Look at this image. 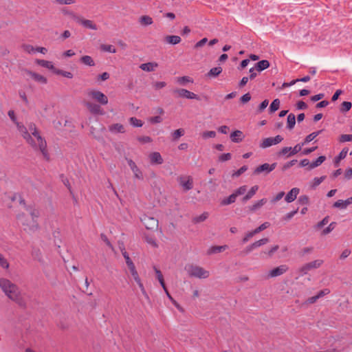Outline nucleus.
<instances>
[{
	"mask_svg": "<svg viewBox=\"0 0 352 352\" xmlns=\"http://www.w3.org/2000/svg\"><path fill=\"white\" fill-rule=\"evenodd\" d=\"M285 195V192L283 191H281L280 192H278L272 199V203H276L277 201H278L279 200H280Z\"/></svg>",
	"mask_w": 352,
	"mask_h": 352,
	"instance_id": "63",
	"label": "nucleus"
},
{
	"mask_svg": "<svg viewBox=\"0 0 352 352\" xmlns=\"http://www.w3.org/2000/svg\"><path fill=\"white\" fill-rule=\"evenodd\" d=\"M164 40L167 43L170 45H177L182 41L180 36L176 35L166 36Z\"/></svg>",
	"mask_w": 352,
	"mask_h": 352,
	"instance_id": "24",
	"label": "nucleus"
},
{
	"mask_svg": "<svg viewBox=\"0 0 352 352\" xmlns=\"http://www.w3.org/2000/svg\"><path fill=\"white\" fill-rule=\"evenodd\" d=\"M35 63L37 65H38L43 67H45V68H47V69L51 70L54 73L56 71V68L54 67V65L52 61L45 60H43V59H36Z\"/></svg>",
	"mask_w": 352,
	"mask_h": 352,
	"instance_id": "17",
	"label": "nucleus"
},
{
	"mask_svg": "<svg viewBox=\"0 0 352 352\" xmlns=\"http://www.w3.org/2000/svg\"><path fill=\"white\" fill-rule=\"evenodd\" d=\"M201 136L204 139L214 138L216 136V132L214 131H207L202 133Z\"/></svg>",
	"mask_w": 352,
	"mask_h": 352,
	"instance_id": "47",
	"label": "nucleus"
},
{
	"mask_svg": "<svg viewBox=\"0 0 352 352\" xmlns=\"http://www.w3.org/2000/svg\"><path fill=\"white\" fill-rule=\"evenodd\" d=\"M221 72L222 68L221 67H213L209 71L208 75L210 76L216 77L219 76L221 73Z\"/></svg>",
	"mask_w": 352,
	"mask_h": 352,
	"instance_id": "40",
	"label": "nucleus"
},
{
	"mask_svg": "<svg viewBox=\"0 0 352 352\" xmlns=\"http://www.w3.org/2000/svg\"><path fill=\"white\" fill-rule=\"evenodd\" d=\"M270 62L267 60H262L258 61L255 65V68L257 71L261 72L267 69L270 67Z\"/></svg>",
	"mask_w": 352,
	"mask_h": 352,
	"instance_id": "26",
	"label": "nucleus"
},
{
	"mask_svg": "<svg viewBox=\"0 0 352 352\" xmlns=\"http://www.w3.org/2000/svg\"><path fill=\"white\" fill-rule=\"evenodd\" d=\"M109 131L112 133H123L125 132L124 126L119 123L111 124L109 126Z\"/></svg>",
	"mask_w": 352,
	"mask_h": 352,
	"instance_id": "21",
	"label": "nucleus"
},
{
	"mask_svg": "<svg viewBox=\"0 0 352 352\" xmlns=\"http://www.w3.org/2000/svg\"><path fill=\"white\" fill-rule=\"evenodd\" d=\"M23 47V50L28 53V54H34V53H36V47H34L32 45H28V44H25V45H23L22 46Z\"/></svg>",
	"mask_w": 352,
	"mask_h": 352,
	"instance_id": "49",
	"label": "nucleus"
},
{
	"mask_svg": "<svg viewBox=\"0 0 352 352\" xmlns=\"http://www.w3.org/2000/svg\"><path fill=\"white\" fill-rule=\"evenodd\" d=\"M276 166V163H273L272 164L265 163L256 167L254 170V174L258 175L261 173H265L266 174L270 173L275 169Z\"/></svg>",
	"mask_w": 352,
	"mask_h": 352,
	"instance_id": "12",
	"label": "nucleus"
},
{
	"mask_svg": "<svg viewBox=\"0 0 352 352\" xmlns=\"http://www.w3.org/2000/svg\"><path fill=\"white\" fill-rule=\"evenodd\" d=\"M322 132V131H316V132H313L311 133H310L309 135H308L304 142H302V145H305L310 142H311L312 140H314L319 134H320V133Z\"/></svg>",
	"mask_w": 352,
	"mask_h": 352,
	"instance_id": "36",
	"label": "nucleus"
},
{
	"mask_svg": "<svg viewBox=\"0 0 352 352\" xmlns=\"http://www.w3.org/2000/svg\"><path fill=\"white\" fill-rule=\"evenodd\" d=\"M127 267L129 268V270L133 278L134 279L135 283L138 284L139 288L140 289L142 294L144 295L145 296H148L146 292V290L144 289V287L142 283V280L139 276L138 271L136 270L134 263L130 264V265H127Z\"/></svg>",
	"mask_w": 352,
	"mask_h": 352,
	"instance_id": "6",
	"label": "nucleus"
},
{
	"mask_svg": "<svg viewBox=\"0 0 352 352\" xmlns=\"http://www.w3.org/2000/svg\"><path fill=\"white\" fill-rule=\"evenodd\" d=\"M351 106H352L351 102H346V101L343 102L342 104L341 110L343 111H348L351 109Z\"/></svg>",
	"mask_w": 352,
	"mask_h": 352,
	"instance_id": "61",
	"label": "nucleus"
},
{
	"mask_svg": "<svg viewBox=\"0 0 352 352\" xmlns=\"http://www.w3.org/2000/svg\"><path fill=\"white\" fill-rule=\"evenodd\" d=\"M280 103V102L279 99H278V98L274 99L270 106V111L271 113H274L276 111H277L279 109Z\"/></svg>",
	"mask_w": 352,
	"mask_h": 352,
	"instance_id": "39",
	"label": "nucleus"
},
{
	"mask_svg": "<svg viewBox=\"0 0 352 352\" xmlns=\"http://www.w3.org/2000/svg\"><path fill=\"white\" fill-rule=\"evenodd\" d=\"M166 86V83L163 81H157L153 83V87L155 89H161Z\"/></svg>",
	"mask_w": 352,
	"mask_h": 352,
	"instance_id": "58",
	"label": "nucleus"
},
{
	"mask_svg": "<svg viewBox=\"0 0 352 352\" xmlns=\"http://www.w3.org/2000/svg\"><path fill=\"white\" fill-rule=\"evenodd\" d=\"M279 246L278 245L272 246L269 250L263 251V254H266L267 257H272V255L278 250Z\"/></svg>",
	"mask_w": 352,
	"mask_h": 352,
	"instance_id": "44",
	"label": "nucleus"
},
{
	"mask_svg": "<svg viewBox=\"0 0 352 352\" xmlns=\"http://www.w3.org/2000/svg\"><path fill=\"white\" fill-rule=\"evenodd\" d=\"M330 293V289L325 288L324 289L320 290L316 295L318 298H320Z\"/></svg>",
	"mask_w": 352,
	"mask_h": 352,
	"instance_id": "64",
	"label": "nucleus"
},
{
	"mask_svg": "<svg viewBox=\"0 0 352 352\" xmlns=\"http://www.w3.org/2000/svg\"><path fill=\"white\" fill-rule=\"evenodd\" d=\"M173 93L177 94L178 97L180 98L199 100V98L197 94L186 89H176L173 90Z\"/></svg>",
	"mask_w": 352,
	"mask_h": 352,
	"instance_id": "10",
	"label": "nucleus"
},
{
	"mask_svg": "<svg viewBox=\"0 0 352 352\" xmlns=\"http://www.w3.org/2000/svg\"><path fill=\"white\" fill-rule=\"evenodd\" d=\"M304 145H302V144H296L294 147H292V152H290L288 155V156H292V155H294L296 153H298V152H300L302 149V147Z\"/></svg>",
	"mask_w": 352,
	"mask_h": 352,
	"instance_id": "48",
	"label": "nucleus"
},
{
	"mask_svg": "<svg viewBox=\"0 0 352 352\" xmlns=\"http://www.w3.org/2000/svg\"><path fill=\"white\" fill-rule=\"evenodd\" d=\"M247 190V186H242L237 188L234 192V195H236V197H237L239 195H242L245 194V192Z\"/></svg>",
	"mask_w": 352,
	"mask_h": 352,
	"instance_id": "54",
	"label": "nucleus"
},
{
	"mask_svg": "<svg viewBox=\"0 0 352 352\" xmlns=\"http://www.w3.org/2000/svg\"><path fill=\"white\" fill-rule=\"evenodd\" d=\"M244 138L241 131L236 130L230 134V139L233 142L239 143L243 140Z\"/></svg>",
	"mask_w": 352,
	"mask_h": 352,
	"instance_id": "20",
	"label": "nucleus"
},
{
	"mask_svg": "<svg viewBox=\"0 0 352 352\" xmlns=\"http://www.w3.org/2000/svg\"><path fill=\"white\" fill-rule=\"evenodd\" d=\"M349 149L348 148H343L339 155L335 158L334 160V164L336 166H338L340 161L341 160L344 159L346 157L347 153Z\"/></svg>",
	"mask_w": 352,
	"mask_h": 352,
	"instance_id": "30",
	"label": "nucleus"
},
{
	"mask_svg": "<svg viewBox=\"0 0 352 352\" xmlns=\"http://www.w3.org/2000/svg\"><path fill=\"white\" fill-rule=\"evenodd\" d=\"M139 21L142 25H149L153 23V19L148 15L142 16Z\"/></svg>",
	"mask_w": 352,
	"mask_h": 352,
	"instance_id": "35",
	"label": "nucleus"
},
{
	"mask_svg": "<svg viewBox=\"0 0 352 352\" xmlns=\"http://www.w3.org/2000/svg\"><path fill=\"white\" fill-rule=\"evenodd\" d=\"M236 199V195L233 192L232 195H230L228 197L223 199L221 201V205L223 206H227L229 204H231L234 202H235Z\"/></svg>",
	"mask_w": 352,
	"mask_h": 352,
	"instance_id": "37",
	"label": "nucleus"
},
{
	"mask_svg": "<svg viewBox=\"0 0 352 352\" xmlns=\"http://www.w3.org/2000/svg\"><path fill=\"white\" fill-rule=\"evenodd\" d=\"M128 165L133 171L134 177L138 179H143V175L140 169L137 166L135 163L132 160H128Z\"/></svg>",
	"mask_w": 352,
	"mask_h": 352,
	"instance_id": "15",
	"label": "nucleus"
},
{
	"mask_svg": "<svg viewBox=\"0 0 352 352\" xmlns=\"http://www.w3.org/2000/svg\"><path fill=\"white\" fill-rule=\"evenodd\" d=\"M283 140V138L278 135L274 138H264L260 144V147L262 148H266L272 145H276L281 142Z\"/></svg>",
	"mask_w": 352,
	"mask_h": 352,
	"instance_id": "8",
	"label": "nucleus"
},
{
	"mask_svg": "<svg viewBox=\"0 0 352 352\" xmlns=\"http://www.w3.org/2000/svg\"><path fill=\"white\" fill-rule=\"evenodd\" d=\"M296 124V117L293 113H289L287 119V128L289 130L294 129Z\"/></svg>",
	"mask_w": 352,
	"mask_h": 352,
	"instance_id": "31",
	"label": "nucleus"
},
{
	"mask_svg": "<svg viewBox=\"0 0 352 352\" xmlns=\"http://www.w3.org/2000/svg\"><path fill=\"white\" fill-rule=\"evenodd\" d=\"M78 22L86 28L90 29V30H97L96 25L91 20L78 19Z\"/></svg>",
	"mask_w": 352,
	"mask_h": 352,
	"instance_id": "23",
	"label": "nucleus"
},
{
	"mask_svg": "<svg viewBox=\"0 0 352 352\" xmlns=\"http://www.w3.org/2000/svg\"><path fill=\"white\" fill-rule=\"evenodd\" d=\"M158 67V64L154 62L143 63L140 65V68L145 72H153Z\"/></svg>",
	"mask_w": 352,
	"mask_h": 352,
	"instance_id": "22",
	"label": "nucleus"
},
{
	"mask_svg": "<svg viewBox=\"0 0 352 352\" xmlns=\"http://www.w3.org/2000/svg\"><path fill=\"white\" fill-rule=\"evenodd\" d=\"M153 269L155 270L157 279L160 282V283L161 286L162 287V288L165 289V283H164V277H163V275H162L161 271L160 270H158L155 266L153 267Z\"/></svg>",
	"mask_w": 352,
	"mask_h": 352,
	"instance_id": "34",
	"label": "nucleus"
},
{
	"mask_svg": "<svg viewBox=\"0 0 352 352\" xmlns=\"http://www.w3.org/2000/svg\"><path fill=\"white\" fill-rule=\"evenodd\" d=\"M137 139L142 144L150 143L153 141L152 138L149 136H140Z\"/></svg>",
	"mask_w": 352,
	"mask_h": 352,
	"instance_id": "56",
	"label": "nucleus"
},
{
	"mask_svg": "<svg viewBox=\"0 0 352 352\" xmlns=\"http://www.w3.org/2000/svg\"><path fill=\"white\" fill-rule=\"evenodd\" d=\"M0 287L5 294L12 300L21 304V292L18 287L6 278L0 279Z\"/></svg>",
	"mask_w": 352,
	"mask_h": 352,
	"instance_id": "2",
	"label": "nucleus"
},
{
	"mask_svg": "<svg viewBox=\"0 0 352 352\" xmlns=\"http://www.w3.org/2000/svg\"><path fill=\"white\" fill-rule=\"evenodd\" d=\"M300 190L298 188H293L291 189V190L286 195L285 197V200L287 203H292L294 201L297 195L299 194Z\"/></svg>",
	"mask_w": 352,
	"mask_h": 352,
	"instance_id": "18",
	"label": "nucleus"
},
{
	"mask_svg": "<svg viewBox=\"0 0 352 352\" xmlns=\"http://www.w3.org/2000/svg\"><path fill=\"white\" fill-rule=\"evenodd\" d=\"M85 105L93 114L102 115L104 113L103 110L99 104L91 102H87L85 103Z\"/></svg>",
	"mask_w": 352,
	"mask_h": 352,
	"instance_id": "14",
	"label": "nucleus"
},
{
	"mask_svg": "<svg viewBox=\"0 0 352 352\" xmlns=\"http://www.w3.org/2000/svg\"><path fill=\"white\" fill-rule=\"evenodd\" d=\"M258 189V186H252L250 190L248 191V192L243 197V201L245 202L248 200L250 199L256 192V191Z\"/></svg>",
	"mask_w": 352,
	"mask_h": 352,
	"instance_id": "29",
	"label": "nucleus"
},
{
	"mask_svg": "<svg viewBox=\"0 0 352 352\" xmlns=\"http://www.w3.org/2000/svg\"><path fill=\"white\" fill-rule=\"evenodd\" d=\"M248 170V166H243L242 167H241L238 170H236V172H234L232 175L233 177H239L240 176L241 174H243L244 172H245L246 170Z\"/></svg>",
	"mask_w": 352,
	"mask_h": 352,
	"instance_id": "59",
	"label": "nucleus"
},
{
	"mask_svg": "<svg viewBox=\"0 0 352 352\" xmlns=\"http://www.w3.org/2000/svg\"><path fill=\"white\" fill-rule=\"evenodd\" d=\"M185 270L190 277H194L199 279L208 278L210 274L208 270L201 266L193 264L187 265L185 267Z\"/></svg>",
	"mask_w": 352,
	"mask_h": 352,
	"instance_id": "4",
	"label": "nucleus"
},
{
	"mask_svg": "<svg viewBox=\"0 0 352 352\" xmlns=\"http://www.w3.org/2000/svg\"><path fill=\"white\" fill-rule=\"evenodd\" d=\"M8 114L11 120L16 124L19 131L21 133L27 143L34 149L39 150L43 157L46 160H49L50 155L47 150L46 141L41 135L40 132L36 127V125L33 123L29 124L28 126L21 124L16 121L15 113L12 110H10Z\"/></svg>",
	"mask_w": 352,
	"mask_h": 352,
	"instance_id": "1",
	"label": "nucleus"
},
{
	"mask_svg": "<svg viewBox=\"0 0 352 352\" xmlns=\"http://www.w3.org/2000/svg\"><path fill=\"white\" fill-rule=\"evenodd\" d=\"M232 155L230 153H223L219 157V160L221 162L228 161L231 159Z\"/></svg>",
	"mask_w": 352,
	"mask_h": 352,
	"instance_id": "60",
	"label": "nucleus"
},
{
	"mask_svg": "<svg viewBox=\"0 0 352 352\" xmlns=\"http://www.w3.org/2000/svg\"><path fill=\"white\" fill-rule=\"evenodd\" d=\"M336 223H331L322 232V235H327L330 233L335 228Z\"/></svg>",
	"mask_w": 352,
	"mask_h": 352,
	"instance_id": "52",
	"label": "nucleus"
},
{
	"mask_svg": "<svg viewBox=\"0 0 352 352\" xmlns=\"http://www.w3.org/2000/svg\"><path fill=\"white\" fill-rule=\"evenodd\" d=\"M325 176H322L320 177H315L313 180L312 183V188H316V186H319L325 179Z\"/></svg>",
	"mask_w": 352,
	"mask_h": 352,
	"instance_id": "51",
	"label": "nucleus"
},
{
	"mask_svg": "<svg viewBox=\"0 0 352 352\" xmlns=\"http://www.w3.org/2000/svg\"><path fill=\"white\" fill-rule=\"evenodd\" d=\"M269 242L268 238H263L253 243L255 249L265 245Z\"/></svg>",
	"mask_w": 352,
	"mask_h": 352,
	"instance_id": "45",
	"label": "nucleus"
},
{
	"mask_svg": "<svg viewBox=\"0 0 352 352\" xmlns=\"http://www.w3.org/2000/svg\"><path fill=\"white\" fill-rule=\"evenodd\" d=\"M100 48L104 52H107L110 53L115 54L116 52V49L114 46L111 45H102Z\"/></svg>",
	"mask_w": 352,
	"mask_h": 352,
	"instance_id": "42",
	"label": "nucleus"
},
{
	"mask_svg": "<svg viewBox=\"0 0 352 352\" xmlns=\"http://www.w3.org/2000/svg\"><path fill=\"white\" fill-rule=\"evenodd\" d=\"M0 265L6 269H8L9 267V263L6 261V259L0 254Z\"/></svg>",
	"mask_w": 352,
	"mask_h": 352,
	"instance_id": "62",
	"label": "nucleus"
},
{
	"mask_svg": "<svg viewBox=\"0 0 352 352\" xmlns=\"http://www.w3.org/2000/svg\"><path fill=\"white\" fill-rule=\"evenodd\" d=\"M87 95L102 105H106L108 103L107 96L100 91L90 90L87 92Z\"/></svg>",
	"mask_w": 352,
	"mask_h": 352,
	"instance_id": "7",
	"label": "nucleus"
},
{
	"mask_svg": "<svg viewBox=\"0 0 352 352\" xmlns=\"http://www.w3.org/2000/svg\"><path fill=\"white\" fill-rule=\"evenodd\" d=\"M324 261L322 259H317L315 261H313L311 262L307 263L305 265H303L302 267H300L298 271L300 276H303L307 274L309 271L313 270V269H317L319 268L322 264Z\"/></svg>",
	"mask_w": 352,
	"mask_h": 352,
	"instance_id": "5",
	"label": "nucleus"
},
{
	"mask_svg": "<svg viewBox=\"0 0 352 352\" xmlns=\"http://www.w3.org/2000/svg\"><path fill=\"white\" fill-rule=\"evenodd\" d=\"M179 183L186 191L193 188V180L190 176H183L179 178Z\"/></svg>",
	"mask_w": 352,
	"mask_h": 352,
	"instance_id": "13",
	"label": "nucleus"
},
{
	"mask_svg": "<svg viewBox=\"0 0 352 352\" xmlns=\"http://www.w3.org/2000/svg\"><path fill=\"white\" fill-rule=\"evenodd\" d=\"M326 160L325 156H320L318 157L314 162H311L309 165V170L314 169L320 165H321Z\"/></svg>",
	"mask_w": 352,
	"mask_h": 352,
	"instance_id": "28",
	"label": "nucleus"
},
{
	"mask_svg": "<svg viewBox=\"0 0 352 352\" xmlns=\"http://www.w3.org/2000/svg\"><path fill=\"white\" fill-rule=\"evenodd\" d=\"M54 74H56L57 75H61L67 78H73V74L71 72H67V71H63V70H61L59 69H56Z\"/></svg>",
	"mask_w": 352,
	"mask_h": 352,
	"instance_id": "41",
	"label": "nucleus"
},
{
	"mask_svg": "<svg viewBox=\"0 0 352 352\" xmlns=\"http://www.w3.org/2000/svg\"><path fill=\"white\" fill-rule=\"evenodd\" d=\"M267 203V199L263 198V199H261V200L256 201V203H254L251 207H250V210L252 211H255L258 209H259L260 208H261L264 204H265Z\"/></svg>",
	"mask_w": 352,
	"mask_h": 352,
	"instance_id": "38",
	"label": "nucleus"
},
{
	"mask_svg": "<svg viewBox=\"0 0 352 352\" xmlns=\"http://www.w3.org/2000/svg\"><path fill=\"white\" fill-rule=\"evenodd\" d=\"M289 267L287 265H279L272 270H271L267 274V278H274L283 275L287 272Z\"/></svg>",
	"mask_w": 352,
	"mask_h": 352,
	"instance_id": "11",
	"label": "nucleus"
},
{
	"mask_svg": "<svg viewBox=\"0 0 352 352\" xmlns=\"http://www.w3.org/2000/svg\"><path fill=\"white\" fill-rule=\"evenodd\" d=\"M333 207L341 209H345L346 208L347 206L344 200L339 199L333 204Z\"/></svg>",
	"mask_w": 352,
	"mask_h": 352,
	"instance_id": "50",
	"label": "nucleus"
},
{
	"mask_svg": "<svg viewBox=\"0 0 352 352\" xmlns=\"http://www.w3.org/2000/svg\"><path fill=\"white\" fill-rule=\"evenodd\" d=\"M80 62L85 65H87V66H94L95 65V62L94 60H93V58L90 56H88V55H85V56H83L80 58Z\"/></svg>",
	"mask_w": 352,
	"mask_h": 352,
	"instance_id": "32",
	"label": "nucleus"
},
{
	"mask_svg": "<svg viewBox=\"0 0 352 352\" xmlns=\"http://www.w3.org/2000/svg\"><path fill=\"white\" fill-rule=\"evenodd\" d=\"M175 80L180 85H186L187 83L193 82L192 78L187 76L177 77Z\"/></svg>",
	"mask_w": 352,
	"mask_h": 352,
	"instance_id": "27",
	"label": "nucleus"
},
{
	"mask_svg": "<svg viewBox=\"0 0 352 352\" xmlns=\"http://www.w3.org/2000/svg\"><path fill=\"white\" fill-rule=\"evenodd\" d=\"M184 134V131L182 129H179L173 131L172 133L174 139H178Z\"/></svg>",
	"mask_w": 352,
	"mask_h": 352,
	"instance_id": "55",
	"label": "nucleus"
},
{
	"mask_svg": "<svg viewBox=\"0 0 352 352\" xmlns=\"http://www.w3.org/2000/svg\"><path fill=\"white\" fill-rule=\"evenodd\" d=\"M209 217V214L208 212H203L201 214L199 215V216H196L193 219H192V221L195 223H201V222H203L205 220H206L208 219V217Z\"/></svg>",
	"mask_w": 352,
	"mask_h": 352,
	"instance_id": "33",
	"label": "nucleus"
},
{
	"mask_svg": "<svg viewBox=\"0 0 352 352\" xmlns=\"http://www.w3.org/2000/svg\"><path fill=\"white\" fill-rule=\"evenodd\" d=\"M130 124L135 127H141L143 125V122L135 117H132L129 120Z\"/></svg>",
	"mask_w": 352,
	"mask_h": 352,
	"instance_id": "43",
	"label": "nucleus"
},
{
	"mask_svg": "<svg viewBox=\"0 0 352 352\" xmlns=\"http://www.w3.org/2000/svg\"><path fill=\"white\" fill-rule=\"evenodd\" d=\"M152 164H162L164 162L163 158L159 152H153L148 155Z\"/></svg>",
	"mask_w": 352,
	"mask_h": 352,
	"instance_id": "16",
	"label": "nucleus"
},
{
	"mask_svg": "<svg viewBox=\"0 0 352 352\" xmlns=\"http://www.w3.org/2000/svg\"><path fill=\"white\" fill-rule=\"evenodd\" d=\"M29 76L34 80V81L41 83V84H46L47 83V78L43 76V75H41L39 74H37L36 72H28Z\"/></svg>",
	"mask_w": 352,
	"mask_h": 352,
	"instance_id": "19",
	"label": "nucleus"
},
{
	"mask_svg": "<svg viewBox=\"0 0 352 352\" xmlns=\"http://www.w3.org/2000/svg\"><path fill=\"white\" fill-rule=\"evenodd\" d=\"M141 221L148 230L156 228L158 226V221L154 217H149L146 214L142 215L140 218Z\"/></svg>",
	"mask_w": 352,
	"mask_h": 352,
	"instance_id": "9",
	"label": "nucleus"
},
{
	"mask_svg": "<svg viewBox=\"0 0 352 352\" xmlns=\"http://www.w3.org/2000/svg\"><path fill=\"white\" fill-rule=\"evenodd\" d=\"M227 245H215L212 246L208 250V254H214L217 253H220L227 249Z\"/></svg>",
	"mask_w": 352,
	"mask_h": 352,
	"instance_id": "25",
	"label": "nucleus"
},
{
	"mask_svg": "<svg viewBox=\"0 0 352 352\" xmlns=\"http://www.w3.org/2000/svg\"><path fill=\"white\" fill-rule=\"evenodd\" d=\"M255 234H256V232L254 231V230H252V231H250L248 232H247L244 237L242 239V242L243 243H247L251 238H252Z\"/></svg>",
	"mask_w": 352,
	"mask_h": 352,
	"instance_id": "46",
	"label": "nucleus"
},
{
	"mask_svg": "<svg viewBox=\"0 0 352 352\" xmlns=\"http://www.w3.org/2000/svg\"><path fill=\"white\" fill-rule=\"evenodd\" d=\"M270 226V223L269 222H265L263 223H262L261 226H259L258 228H256V229H254V231L256 232V234L262 232L263 230L267 229V228H269Z\"/></svg>",
	"mask_w": 352,
	"mask_h": 352,
	"instance_id": "53",
	"label": "nucleus"
},
{
	"mask_svg": "<svg viewBox=\"0 0 352 352\" xmlns=\"http://www.w3.org/2000/svg\"><path fill=\"white\" fill-rule=\"evenodd\" d=\"M339 140L341 142L352 141V135H351V134L342 135H340Z\"/></svg>",
	"mask_w": 352,
	"mask_h": 352,
	"instance_id": "57",
	"label": "nucleus"
},
{
	"mask_svg": "<svg viewBox=\"0 0 352 352\" xmlns=\"http://www.w3.org/2000/svg\"><path fill=\"white\" fill-rule=\"evenodd\" d=\"M38 211L37 210H32L28 217H25L24 214H19L18 216V220L24 226L25 230L35 232L39 228L38 223Z\"/></svg>",
	"mask_w": 352,
	"mask_h": 352,
	"instance_id": "3",
	"label": "nucleus"
}]
</instances>
